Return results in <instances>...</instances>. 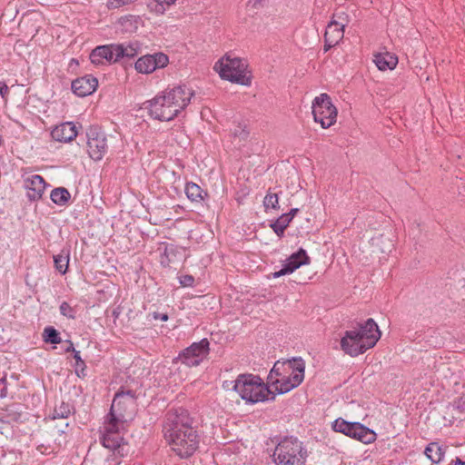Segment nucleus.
<instances>
[{
  "label": "nucleus",
  "mask_w": 465,
  "mask_h": 465,
  "mask_svg": "<svg viewBox=\"0 0 465 465\" xmlns=\"http://www.w3.org/2000/svg\"><path fill=\"white\" fill-rule=\"evenodd\" d=\"M65 351L66 352H69V351H73L74 353V351H76L74 348V344L69 341V346L65 349Z\"/></svg>",
  "instance_id": "8fccbe9b"
},
{
  "label": "nucleus",
  "mask_w": 465,
  "mask_h": 465,
  "mask_svg": "<svg viewBox=\"0 0 465 465\" xmlns=\"http://www.w3.org/2000/svg\"><path fill=\"white\" fill-rule=\"evenodd\" d=\"M233 391L238 392L242 400L250 403L275 399V393L264 384L259 376L252 374L239 375L233 385Z\"/></svg>",
  "instance_id": "20e7f679"
},
{
  "label": "nucleus",
  "mask_w": 465,
  "mask_h": 465,
  "mask_svg": "<svg viewBox=\"0 0 465 465\" xmlns=\"http://www.w3.org/2000/svg\"><path fill=\"white\" fill-rule=\"evenodd\" d=\"M278 194L273 193L272 192H268L263 199V205L265 209L272 208V209H278L279 208V202H278Z\"/></svg>",
  "instance_id": "72a5a7b5"
},
{
  "label": "nucleus",
  "mask_w": 465,
  "mask_h": 465,
  "mask_svg": "<svg viewBox=\"0 0 465 465\" xmlns=\"http://www.w3.org/2000/svg\"><path fill=\"white\" fill-rule=\"evenodd\" d=\"M193 94V91L185 84L166 88L146 101L143 108L153 119L169 122L186 108Z\"/></svg>",
  "instance_id": "f03ea898"
},
{
  "label": "nucleus",
  "mask_w": 465,
  "mask_h": 465,
  "mask_svg": "<svg viewBox=\"0 0 465 465\" xmlns=\"http://www.w3.org/2000/svg\"><path fill=\"white\" fill-rule=\"evenodd\" d=\"M59 311L63 316L67 317L68 319L75 318L76 310L66 302H63L60 304Z\"/></svg>",
  "instance_id": "c9c22d12"
},
{
  "label": "nucleus",
  "mask_w": 465,
  "mask_h": 465,
  "mask_svg": "<svg viewBox=\"0 0 465 465\" xmlns=\"http://www.w3.org/2000/svg\"><path fill=\"white\" fill-rule=\"evenodd\" d=\"M134 0H108L107 6L110 9L119 8L132 3Z\"/></svg>",
  "instance_id": "ea45409f"
},
{
  "label": "nucleus",
  "mask_w": 465,
  "mask_h": 465,
  "mask_svg": "<svg viewBox=\"0 0 465 465\" xmlns=\"http://www.w3.org/2000/svg\"><path fill=\"white\" fill-rule=\"evenodd\" d=\"M324 52H327L328 50H330L332 46L336 45L337 43H334V42H330L329 39L327 38H324Z\"/></svg>",
  "instance_id": "49530a36"
},
{
  "label": "nucleus",
  "mask_w": 465,
  "mask_h": 465,
  "mask_svg": "<svg viewBox=\"0 0 465 465\" xmlns=\"http://www.w3.org/2000/svg\"><path fill=\"white\" fill-rule=\"evenodd\" d=\"M70 193L64 187H58L51 192L50 198L57 205H64L70 200Z\"/></svg>",
  "instance_id": "bb28decb"
},
{
  "label": "nucleus",
  "mask_w": 465,
  "mask_h": 465,
  "mask_svg": "<svg viewBox=\"0 0 465 465\" xmlns=\"http://www.w3.org/2000/svg\"><path fill=\"white\" fill-rule=\"evenodd\" d=\"M136 410V395L132 390L115 393L107 418L125 424L132 420Z\"/></svg>",
  "instance_id": "0eeeda50"
},
{
  "label": "nucleus",
  "mask_w": 465,
  "mask_h": 465,
  "mask_svg": "<svg viewBox=\"0 0 465 465\" xmlns=\"http://www.w3.org/2000/svg\"><path fill=\"white\" fill-rule=\"evenodd\" d=\"M232 134L235 137H239L240 140H245L248 137L249 133L246 131L245 126L239 124L233 129Z\"/></svg>",
  "instance_id": "58836bf2"
},
{
  "label": "nucleus",
  "mask_w": 465,
  "mask_h": 465,
  "mask_svg": "<svg viewBox=\"0 0 465 465\" xmlns=\"http://www.w3.org/2000/svg\"><path fill=\"white\" fill-rule=\"evenodd\" d=\"M450 465H465V461L457 457L455 460L450 461Z\"/></svg>",
  "instance_id": "09e8293b"
},
{
  "label": "nucleus",
  "mask_w": 465,
  "mask_h": 465,
  "mask_svg": "<svg viewBox=\"0 0 465 465\" xmlns=\"http://www.w3.org/2000/svg\"><path fill=\"white\" fill-rule=\"evenodd\" d=\"M113 314H114V316L115 318H117V317H118V315H119V313H118L116 311H114Z\"/></svg>",
  "instance_id": "603ef678"
},
{
  "label": "nucleus",
  "mask_w": 465,
  "mask_h": 465,
  "mask_svg": "<svg viewBox=\"0 0 465 465\" xmlns=\"http://www.w3.org/2000/svg\"><path fill=\"white\" fill-rule=\"evenodd\" d=\"M74 359L75 360V371L77 375L80 376L82 374L84 376L85 363L80 356V351H74Z\"/></svg>",
  "instance_id": "4c0bfd02"
},
{
  "label": "nucleus",
  "mask_w": 465,
  "mask_h": 465,
  "mask_svg": "<svg viewBox=\"0 0 465 465\" xmlns=\"http://www.w3.org/2000/svg\"><path fill=\"white\" fill-rule=\"evenodd\" d=\"M97 86L98 80L91 74L76 78L71 84L73 93L79 97L92 94L96 90Z\"/></svg>",
  "instance_id": "dca6fc26"
},
{
  "label": "nucleus",
  "mask_w": 465,
  "mask_h": 465,
  "mask_svg": "<svg viewBox=\"0 0 465 465\" xmlns=\"http://www.w3.org/2000/svg\"><path fill=\"white\" fill-rule=\"evenodd\" d=\"M5 416L9 420L17 421L21 417V412L17 410L15 404L9 405L5 408Z\"/></svg>",
  "instance_id": "e433bc0d"
},
{
  "label": "nucleus",
  "mask_w": 465,
  "mask_h": 465,
  "mask_svg": "<svg viewBox=\"0 0 465 465\" xmlns=\"http://www.w3.org/2000/svg\"><path fill=\"white\" fill-rule=\"evenodd\" d=\"M332 429L364 444L376 440V433L360 422H349L342 418H338L333 421Z\"/></svg>",
  "instance_id": "9d476101"
},
{
  "label": "nucleus",
  "mask_w": 465,
  "mask_h": 465,
  "mask_svg": "<svg viewBox=\"0 0 465 465\" xmlns=\"http://www.w3.org/2000/svg\"><path fill=\"white\" fill-rule=\"evenodd\" d=\"M124 424L107 418L104 425V431L101 437L102 444L114 451V454L124 457L127 452V443L124 442L121 435V430H124Z\"/></svg>",
  "instance_id": "6e6552de"
},
{
  "label": "nucleus",
  "mask_w": 465,
  "mask_h": 465,
  "mask_svg": "<svg viewBox=\"0 0 465 465\" xmlns=\"http://www.w3.org/2000/svg\"><path fill=\"white\" fill-rule=\"evenodd\" d=\"M169 62L168 56L163 53H155L140 57L135 63V69L142 74H150L157 68H163Z\"/></svg>",
  "instance_id": "ddd939ff"
},
{
  "label": "nucleus",
  "mask_w": 465,
  "mask_h": 465,
  "mask_svg": "<svg viewBox=\"0 0 465 465\" xmlns=\"http://www.w3.org/2000/svg\"><path fill=\"white\" fill-rule=\"evenodd\" d=\"M122 49L116 46L115 44L100 45L91 52L90 60L92 64L96 65L103 64L104 61L115 63L119 61V54H122Z\"/></svg>",
  "instance_id": "4468645a"
},
{
  "label": "nucleus",
  "mask_w": 465,
  "mask_h": 465,
  "mask_svg": "<svg viewBox=\"0 0 465 465\" xmlns=\"http://www.w3.org/2000/svg\"><path fill=\"white\" fill-rule=\"evenodd\" d=\"M298 212H299L298 208H292V209H291V211L289 213H283V214L287 215L290 218V221L292 222V220L297 214Z\"/></svg>",
  "instance_id": "de8ad7c7"
},
{
  "label": "nucleus",
  "mask_w": 465,
  "mask_h": 465,
  "mask_svg": "<svg viewBox=\"0 0 465 465\" xmlns=\"http://www.w3.org/2000/svg\"><path fill=\"white\" fill-rule=\"evenodd\" d=\"M193 419L187 410L179 408L171 410L163 423L164 439L172 450L180 458L191 457L198 449L200 436L193 427Z\"/></svg>",
  "instance_id": "f257e3e1"
},
{
  "label": "nucleus",
  "mask_w": 465,
  "mask_h": 465,
  "mask_svg": "<svg viewBox=\"0 0 465 465\" xmlns=\"http://www.w3.org/2000/svg\"><path fill=\"white\" fill-rule=\"evenodd\" d=\"M116 46L122 49V54H119V60L122 58H133L139 54L140 45L137 42H130L124 44H115Z\"/></svg>",
  "instance_id": "393cba45"
},
{
  "label": "nucleus",
  "mask_w": 465,
  "mask_h": 465,
  "mask_svg": "<svg viewBox=\"0 0 465 465\" xmlns=\"http://www.w3.org/2000/svg\"><path fill=\"white\" fill-rule=\"evenodd\" d=\"M70 251L63 249L60 253L54 255V263L55 269L61 273L65 274L69 264Z\"/></svg>",
  "instance_id": "b1692460"
},
{
  "label": "nucleus",
  "mask_w": 465,
  "mask_h": 465,
  "mask_svg": "<svg viewBox=\"0 0 465 465\" xmlns=\"http://www.w3.org/2000/svg\"><path fill=\"white\" fill-rule=\"evenodd\" d=\"M262 2L263 0H250L249 4L252 5V8L257 9L262 5Z\"/></svg>",
  "instance_id": "a18cd8bd"
},
{
  "label": "nucleus",
  "mask_w": 465,
  "mask_h": 465,
  "mask_svg": "<svg viewBox=\"0 0 465 465\" xmlns=\"http://www.w3.org/2000/svg\"><path fill=\"white\" fill-rule=\"evenodd\" d=\"M221 78L242 85H250L251 79L246 75L247 64L238 57L225 55L214 65Z\"/></svg>",
  "instance_id": "423d86ee"
},
{
  "label": "nucleus",
  "mask_w": 465,
  "mask_h": 465,
  "mask_svg": "<svg viewBox=\"0 0 465 465\" xmlns=\"http://www.w3.org/2000/svg\"><path fill=\"white\" fill-rule=\"evenodd\" d=\"M371 241L372 244L375 246H379L381 243H384V242H386L385 246L381 248V252H390L393 248V244L391 243V242L389 241V239L385 238L383 235L374 237L372 238Z\"/></svg>",
  "instance_id": "f704fd0d"
},
{
  "label": "nucleus",
  "mask_w": 465,
  "mask_h": 465,
  "mask_svg": "<svg viewBox=\"0 0 465 465\" xmlns=\"http://www.w3.org/2000/svg\"><path fill=\"white\" fill-rule=\"evenodd\" d=\"M381 331L371 318L358 323L353 330L346 331L341 340V348L348 355L356 357L374 347L381 338Z\"/></svg>",
  "instance_id": "7ed1b4c3"
},
{
  "label": "nucleus",
  "mask_w": 465,
  "mask_h": 465,
  "mask_svg": "<svg viewBox=\"0 0 465 465\" xmlns=\"http://www.w3.org/2000/svg\"><path fill=\"white\" fill-rule=\"evenodd\" d=\"M447 408L452 414H454L455 411L458 413L465 412V396L458 397L450 402Z\"/></svg>",
  "instance_id": "473e14b6"
},
{
  "label": "nucleus",
  "mask_w": 465,
  "mask_h": 465,
  "mask_svg": "<svg viewBox=\"0 0 465 465\" xmlns=\"http://www.w3.org/2000/svg\"><path fill=\"white\" fill-rule=\"evenodd\" d=\"M285 373H288V361H276L268 375V382L273 385L276 379H281Z\"/></svg>",
  "instance_id": "a878e982"
},
{
  "label": "nucleus",
  "mask_w": 465,
  "mask_h": 465,
  "mask_svg": "<svg viewBox=\"0 0 465 465\" xmlns=\"http://www.w3.org/2000/svg\"><path fill=\"white\" fill-rule=\"evenodd\" d=\"M273 385L275 386V391L279 394H284L296 388L293 383L291 381L287 375H283L281 379H276L273 381Z\"/></svg>",
  "instance_id": "c85d7f7f"
},
{
  "label": "nucleus",
  "mask_w": 465,
  "mask_h": 465,
  "mask_svg": "<svg viewBox=\"0 0 465 465\" xmlns=\"http://www.w3.org/2000/svg\"><path fill=\"white\" fill-rule=\"evenodd\" d=\"M236 382V380L235 381H225L223 382V388L224 390H232L233 391V385L234 383Z\"/></svg>",
  "instance_id": "37998d69"
},
{
  "label": "nucleus",
  "mask_w": 465,
  "mask_h": 465,
  "mask_svg": "<svg viewBox=\"0 0 465 465\" xmlns=\"http://www.w3.org/2000/svg\"><path fill=\"white\" fill-rule=\"evenodd\" d=\"M344 26L343 24L331 20L326 27L324 38L338 44L343 38Z\"/></svg>",
  "instance_id": "aec40b11"
},
{
  "label": "nucleus",
  "mask_w": 465,
  "mask_h": 465,
  "mask_svg": "<svg viewBox=\"0 0 465 465\" xmlns=\"http://www.w3.org/2000/svg\"><path fill=\"white\" fill-rule=\"evenodd\" d=\"M210 352V342L208 339L203 338L198 342L192 343L189 347L183 350L177 360L188 367H196L207 358Z\"/></svg>",
  "instance_id": "9b49d317"
},
{
  "label": "nucleus",
  "mask_w": 465,
  "mask_h": 465,
  "mask_svg": "<svg viewBox=\"0 0 465 465\" xmlns=\"http://www.w3.org/2000/svg\"><path fill=\"white\" fill-rule=\"evenodd\" d=\"M290 223V218L287 215L282 214L277 220L272 222L270 226L279 237H282Z\"/></svg>",
  "instance_id": "7c9ffc66"
},
{
  "label": "nucleus",
  "mask_w": 465,
  "mask_h": 465,
  "mask_svg": "<svg viewBox=\"0 0 465 465\" xmlns=\"http://www.w3.org/2000/svg\"><path fill=\"white\" fill-rule=\"evenodd\" d=\"M185 194L190 201L193 203H201L203 200L204 195H207V193L198 184L190 182L185 185Z\"/></svg>",
  "instance_id": "5701e85b"
},
{
  "label": "nucleus",
  "mask_w": 465,
  "mask_h": 465,
  "mask_svg": "<svg viewBox=\"0 0 465 465\" xmlns=\"http://www.w3.org/2000/svg\"><path fill=\"white\" fill-rule=\"evenodd\" d=\"M307 456L302 442L292 436L283 438L272 454L276 465H305Z\"/></svg>",
  "instance_id": "39448f33"
},
{
  "label": "nucleus",
  "mask_w": 465,
  "mask_h": 465,
  "mask_svg": "<svg viewBox=\"0 0 465 465\" xmlns=\"http://www.w3.org/2000/svg\"><path fill=\"white\" fill-rule=\"evenodd\" d=\"M153 318L154 320H161L163 322H166L168 320V315L166 313L153 312Z\"/></svg>",
  "instance_id": "79ce46f5"
},
{
  "label": "nucleus",
  "mask_w": 465,
  "mask_h": 465,
  "mask_svg": "<svg viewBox=\"0 0 465 465\" xmlns=\"http://www.w3.org/2000/svg\"><path fill=\"white\" fill-rule=\"evenodd\" d=\"M305 362L302 358H293L288 361V377L295 387H298L304 379Z\"/></svg>",
  "instance_id": "6ab92c4d"
},
{
  "label": "nucleus",
  "mask_w": 465,
  "mask_h": 465,
  "mask_svg": "<svg viewBox=\"0 0 465 465\" xmlns=\"http://www.w3.org/2000/svg\"><path fill=\"white\" fill-rule=\"evenodd\" d=\"M175 2L176 0H153L147 6L150 12L156 15H163L165 11Z\"/></svg>",
  "instance_id": "cd10ccee"
},
{
  "label": "nucleus",
  "mask_w": 465,
  "mask_h": 465,
  "mask_svg": "<svg viewBox=\"0 0 465 465\" xmlns=\"http://www.w3.org/2000/svg\"><path fill=\"white\" fill-rule=\"evenodd\" d=\"M9 93V89H8V86L5 84H3L1 86H0V94L3 98H5V96L8 94Z\"/></svg>",
  "instance_id": "c03bdc74"
},
{
  "label": "nucleus",
  "mask_w": 465,
  "mask_h": 465,
  "mask_svg": "<svg viewBox=\"0 0 465 465\" xmlns=\"http://www.w3.org/2000/svg\"><path fill=\"white\" fill-rule=\"evenodd\" d=\"M86 137L89 156L94 161H100L108 148L104 133L98 126H90Z\"/></svg>",
  "instance_id": "f8f14e48"
},
{
  "label": "nucleus",
  "mask_w": 465,
  "mask_h": 465,
  "mask_svg": "<svg viewBox=\"0 0 465 465\" xmlns=\"http://www.w3.org/2000/svg\"><path fill=\"white\" fill-rule=\"evenodd\" d=\"M24 182L30 200L36 201L42 198L46 183L41 175L33 174L25 178Z\"/></svg>",
  "instance_id": "f3484780"
},
{
  "label": "nucleus",
  "mask_w": 465,
  "mask_h": 465,
  "mask_svg": "<svg viewBox=\"0 0 465 465\" xmlns=\"http://www.w3.org/2000/svg\"><path fill=\"white\" fill-rule=\"evenodd\" d=\"M77 135L75 125L72 122L63 123L56 125L51 132V136L57 142L67 143Z\"/></svg>",
  "instance_id": "a211bd4d"
},
{
  "label": "nucleus",
  "mask_w": 465,
  "mask_h": 465,
  "mask_svg": "<svg viewBox=\"0 0 465 465\" xmlns=\"http://www.w3.org/2000/svg\"><path fill=\"white\" fill-rule=\"evenodd\" d=\"M173 247H165L164 254L168 255L169 252H173Z\"/></svg>",
  "instance_id": "3c124183"
},
{
  "label": "nucleus",
  "mask_w": 465,
  "mask_h": 465,
  "mask_svg": "<svg viewBox=\"0 0 465 465\" xmlns=\"http://www.w3.org/2000/svg\"><path fill=\"white\" fill-rule=\"evenodd\" d=\"M310 263V257L307 255L304 249L300 248L298 252L292 253L282 265V268L272 273V278H279L281 276L293 272L302 265Z\"/></svg>",
  "instance_id": "2eb2a0df"
},
{
  "label": "nucleus",
  "mask_w": 465,
  "mask_h": 465,
  "mask_svg": "<svg viewBox=\"0 0 465 465\" xmlns=\"http://www.w3.org/2000/svg\"><path fill=\"white\" fill-rule=\"evenodd\" d=\"M312 107L314 121L319 123L322 128H329L336 123L338 111L327 94L316 96L312 101Z\"/></svg>",
  "instance_id": "1a4fd4ad"
},
{
  "label": "nucleus",
  "mask_w": 465,
  "mask_h": 465,
  "mask_svg": "<svg viewBox=\"0 0 465 465\" xmlns=\"http://www.w3.org/2000/svg\"><path fill=\"white\" fill-rule=\"evenodd\" d=\"M424 454L431 462L440 463L443 460L445 449L437 442H430L425 448Z\"/></svg>",
  "instance_id": "4be33fe9"
},
{
  "label": "nucleus",
  "mask_w": 465,
  "mask_h": 465,
  "mask_svg": "<svg viewBox=\"0 0 465 465\" xmlns=\"http://www.w3.org/2000/svg\"><path fill=\"white\" fill-rule=\"evenodd\" d=\"M194 282V278L192 275H183L180 277V283L184 286H192Z\"/></svg>",
  "instance_id": "a19ab883"
},
{
  "label": "nucleus",
  "mask_w": 465,
  "mask_h": 465,
  "mask_svg": "<svg viewBox=\"0 0 465 465\" xmlns=\"http://www.w3.org/2000/svg\"><path fill=\"white\" fill-rule=\"evenodd\" d=\"M74 411V407L68 403L62 401L54 407L52 419H67Z\"/></svg>",
  "instance_id": "c756f323"
},
{
  "label": "nucleus",
  "mask_w": 465,
  "mask_h": 465,
  "mask_svg": "<svg viewBox=\"0 0 465 465\" xmlns=\"http://www.w3.org/2000/svg\"><path fill=\"white\" fill-rule=\"evenodd\" d=\"M373 62L381 71L392 70L398 64V58L391 53L378 54L374 56Z\"/></svg>",
  "instance_id": "412c9836"
},
{
  "label": "nucleus",
  "mask_w": 465,
  "mask_h": 465,
  "mask_svg": "<svg viewBox=\"0 0 465 465\" xmlns=\"http://www.w3.org/2000/svg\"><path fill=\"white\" fill-rule=\"evenodd\" d=\"M44 341L47 343L58 344L61 343L62 339L60 333L52 326H48L44 330Z\"/></svg>",
  "instance_id": "2f4dec72"
}]
</instances>
